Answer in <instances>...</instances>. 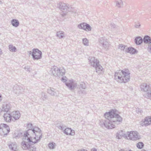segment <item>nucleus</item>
Instances as JSON below:
<instances>
[{"instance_id":"obj_1","label":"nucleus","mask_w":151,"mask_h":151,"mask_svg":"<svg viewBox=\"0 0 151 151\" xmlns=\"http://www.w3.org/2000/svg\"><path fill=\"white\" fill-rule=\"evenodd\" d=\"M118 111L113 110L109 112L105 113L104 116L105 119L100 120V124L104 126L108 129L114 128L116 124H118L122 120V118L118 114Z\"/></svg>"},{"instance_id":"obj_2","label":"nucleus","mask_w":151,"mask_h":151,"mask_svg":"<svg viewBox=\"0 0 151 151\" xmlns=\"http://www.w3.org/2000/svg\"><path fill=\"white\" fill-rule=\"evenodd\" d=\"M130 73L128 69L118 70L115 72V79L119 83H126L130 80Z\"/></svg>"},{"instance_id":"obj_3","label":"nucleus","mask_w":151,"mask_h":151,"mask_svg":"<svg viewBox=\"0 0 151 151\" xmlns=\"http://www.w3.org/2000/svg\"><path fill=\"white\" fill-rule=\"evenodd\" d=\"M35 142L37 143L42 138V133L41 129L37 127L29 129L25 132Z\"/></svg>"},{"instance_id":"obj_4","label":"nucleus","mask_w":151,"mask_h":151,"mask_svg":"<svg viewBox=\"0 0 151 151\" xmlns=\"http://www.w3.org/2000/svg\"><path fill=\"white\" fill-rule=\"evenodd\" d=\"M22 141L21 143V145L22 148L23 150H27L28 149V148L31 145H33L35 143V141L34 142L33 140L25 133L24 134V135L22 138Z\"/></svg>"},{"instance_id":"obj_5","label":"nucleus","mask_w":151,"mask_h":151,"mask_svg":"<svg viewBox=\"0 0 151 151\" xmlns=\"http://www.w3.org/2000/svg\"><path fill=\"white\" fill-rule=\"evenodd\" d=\"M66 79L67 78L65 76H63L61 80L63 82L67 81L65 83V84L70 90H73L76 87L77 83L73 79L67 81Z\"/></svg>"},{"instance_id":"obj_6","label":"nucleus","mask_w":151,"mask_h":151,"mask_svg":"<svg viewBox=\"0 0 151 151\" xmlns=\"http://www.w3.org/2000/svg\"><path fill=\"white\" fill-rule=\"evenodd\" d=\"M53 75L55 76L59 77L62 76L65 73V70L63 68H59L57 66H54L50 70Z\"/></svg>"},{"instance_id":"obj_7","label":"nucleus","mask_w":151,"mask_h":151,"mask_svg":"<svg viewBox=\"0 0 151 151\" xmlns=\"http://www.w3.org/2000/svg\"><path fill=\"white\" fill-rule=\"evenodd\" d=\"M90 65L96 68V72L98 71H101L103 69L102 67L99 63V61L94 57H91L89 59Z\"/></svg>"},{"instance_id":"obj_8","label":"nucleus","mask_w":151,"mask_h":151,"mask_svg":"<svg viewBox=\"0 0 151 151\" xmlns=\"http://www.w3.org/2000/svg\"><path fill=\"white\" fill-rule=\"evenodd\" d=\"M127 136L130 140H136L141 138L140 136L137 131L128 132Z\"/></svg>"},{"instance_id":"obj_9","label":"nucleus","mask_w":151,"mask_h":151,"mask_svg":"<svg viewBox=\"0 0 151 151\" xmlns=\"http://www.w3.org/2000/svg\"><path fill=\"white\" fill-rule=\"evenodd\" d=\"M57 7L59 8L61 10V12H60V14L62 16L64 17L67 13V9L68 8L65 4L60 2L58 4Z\"/></svg>"},{"instance_id":"obj_10","label":"nucleus","mask_w":151,"mask_h":151,"mask_svg":"<svg viewBox=\"0 0 151 151\" xmlns=\"http://www.w3.org/2000/svg\"><path fill=\"white\" fill-rule=\"evenodd\" d=\"M10 131L9 126L4 124H0V134L1 135H6Z\"/></svg>"},{"instance_id":"obj_11","label":"nucleus","mask_w":151,"mask_h":151,"mask_svg":"<svg viewBox=\"0 0 151 151\" xmlns=\"http://www.w3.org/2000/svg\"><path fill=\"white\" fill-rule=\"evenodd\" d=\"M42 52L38 49L32 50V57L34 60H38L42 58Z\"/></svg>"},{"instance_id":"obj_12","label":"nucleus","mask_w":151,"mask_h":151,"mask_svg":"<svg viewBox=\"0 0 151 151\" xmlns=\"http://www.w3.org/2000/svg\"><path fill=\"white\" fill-rule=\"evenodd\" d=\"M143 41L145 44H148L147 50L148 52L151 53V38L148 35L145 36L143 39Z\"/></svg>"},{"instance_id":"obj_13","label":"nucleus","mask_w":151,"mask_h":151,"mask_svg":"<svg viewBox=\"0 0 151 151\" xmlns=\"http://www.w3.org/2000/svg\"><path fill=\"white\" fill-rule=\"evenodd\" d=\"M78 28L84 30L86 31H90L91 30V27L86 23H83L78 24Z\"/></svg>"},{"instance_id":"obj_14","label":"nucleus","mask_w":151,"mask_h":151,"mask_svg":"<svg viewBox=\"0 0 151 151\" xmlns=\"http://www.w3.org/2000/svg\"><path fill=\"white\" fill-rule=\"evenodd\" d=\"M116 138L118 139H120L122 138V137L125 139L127 138V133H125L124 131H123L122 130H121L118 131L116 134Z\"/></svg>"},{"instance_id":"obj_15","label":"nucleus","mask_w":151,"mask_h":151,"mask_svg":"<svg viewBox=\"0 0 151 151\" xmlns=\"http://www.w3.org/2000/svg\"><path fill=\"white\" fill-rule=\"evenodd\" d=\"M80 90L78 91L79 94L80 95L86 94V93L84 89L86 88L85 83L83 82H81L80 84Z\"/></svg>"},{"instance_id":"obj_16","label":"nucleus","mask_w":151,"mask_h":151,"mask_svg":"<svg viewBox=\"0 0 151 151\" xmlns=\"http://www.w3.org/2000/svg\"><path fill=\"white\" fill-rule=\"evenodd\" d=\"M99 42L100 45L105 49L108 48L109 46V44L106 40L104 38L102 37L99 39Z\"/></svg>"},{"instance_id":"obj_17","label":"nucleus","mask_w":151,"mask_h":151,"mask_svg":"<svg viewBox=\"0 0 151 151\" xmlns=\"http://www.w3.org/2000/svg\"><path fill=\"white\" fill-rule=\"evenodd\" d=\"M2 111L6 112H8V111L11 109V104L8 102H3L2 106Z\"/></svg>"},{"instance_id":"obj_18","label":"nucleus","mask_w":151,"mask_h":151,"mask_svg":"<svg viewBox=\"0 0 151 151\" xmlns=\"http://www.w3.org/2000/svg\"><path fill=\"white\" fill-rule=\"evenodd\" d=\"M140 88L142 91L146 92L145 94H146L149 91H151L149 86L146 83H142L140 86Z\"/></svg>"},{"instance_id":"obj_19","label":"nucleus","mask_w":151,"mask_h":151,"mask_svg":"<svg viewBox=\"0 0 151 151\" xmlns=\"http://www.w3.org/2000/svg\"><path fill=\"white\" fill-rule=\"evenodd\" d=\"M3 116L4 118V120L7 122H10L12 118L11 114L8 113V112L4 113Z\"/></svg>"},{"instance_id":"obj_20","label":"nucleus","mask_w":151,"mask_h":151,"mask_svg":"<svg viewBox=\"0 0 151 151\" xmlns=\"http://www.w3.org/2000/svg\"><path fill=\"white\" fill-rule=\"evenodd\" d=\"M11 114L12 118L15 120L19 119L21 116V114L18 111H13L11 113Z\"/></svg>"},{"instance_id":"obj_21","label":"nucleus","mask_w":151,"mask_h":151,"mask_svg":"<svg viewBox=\"0 0 151 151\" xmlns=\"http://www.w3.org/2000/svg\"><path fill=\"white\" fill-rule=\"evenodd\" d=\"M56 91V90L53 88H49L47 89V92L51 96H56L57 95V93Z\"/></svg>"},{"instance_id":"obj_22","label":"nucleus","mask_w":151,"mask_h":151,"mask_svg":"<svg viewBox=\"0 0 151 151\" xmlns=\"http://www.w3.org/2000/svg\"><path fill=\"white\" fill-rule=\"evenodd\" d=\"M144 124L146 126L151 124V117L150 116L145 117L143 122Z\"/></svg>"},{"instance_id":"obj_23","label":"nucleus","mask_w":151,"mask_h":151,"mask_svg":"<svg viewBox=\"0 0 151 151\" xmlns=\"http://www.w3.org/2000/svg\"><path fill=\"white\" fill-rule=\"evenodd\" d=\"M22 88L21 87L16 86L14 88V92L16 94H19L21 93Z\"/></svg>"},{"instance_id":"obj_24","label":"nucleus","mask_w":151,"mask_h":151,"mask_svg":"<svg viewBox=\"0 0 151 151\" xmlns=\"http://www.w3.org/2000/svg\"><path fill=\"white\" fill-rule=\"evenodd\" d=\"M126 51L128 53L132 54H134L136 53H137V50L134 48L133 47H128L126 49Z\"/></svg>"},{"instance_id":"obj_25","label":"nucleus","mask_w":151,"mask_h":151,"mask_svg":"<svg viewBox=\"0 0 151 151\" xmlns=\"http://www.w3.org/2000/svg\"><path fill=\"white\" fill-rule=\"evenodd\" d=\"M17 145L15 142H12L9 145V147L11 150L16 151L17 150Z\"/></svg>"},{"instance_id":"obj_26","label":"nucleus","mask_w":151,"mask_h":151,"mask_svg":"<svg viewBox=\"0 0 151 151\" xmlns=\"http://www.w3.org/2000/svg\"><path fill=\"white\" fill-rule=\"evenodd\" d=\"M11 23L13 26L16 27H18L19 25V22L16 19H12L11 21Z\"/></svg>"},{"instance_id":"obj_27","label":"nucleus","mask_w":151,"mask_h":151,"mask_svg":"<svg viewBox=\"0 0 151 151\" xmlns=\"http://www.w3.org/2000/svg\"><path fill=\"white\" fill-rule=\"evenodd\" d=\"M65 33L62 31L58 32L56 33V36L59 39H61L65 37Z\"/></svg>"},{"instance_id":"obj_28","label":"nucleus","mask_w":151,"mask_h":151,"mask_svg":"<svg viewBox=\"0 0 151 151\" xmlns=\"http://www.w3.org/2000/svg\"><path fill=\"white\" fill-rule=\"evenodd\" d=\"M135 42L137 45L141 44L143 42V40L140 37H138L135 39Z\"/></svg>"},{"instance_id":"obj_29","label":"nucleus","mask_w":151,"mask_h":151,"mask_svg":"<svg viewBox=\"0 0 151 151\" xmlns=\"http://www.w3.org/2000/svg\"><path fill=\"white\" fill-rule=\"evenodd\" d=\"M115 1L118 7H121L123 6V2L121 0H115Z\"/></svg>"},{"instance_id":"obj_30","label":"nucleus","mask_w":151,"mask_h":151,"mask_svg":"<svg viewBox=\"0 0 151 151\" xmlns=\"http://www.w3.org/2000/svg\"><path fill=\"white\" fill-rule=\"evenodd\" d=\"M71 132V129L70 128H66L65 129L63 132L64 133L67 135H70Z\"/></svg>"},{"instance_id":"obj_31","label":"nucleus","mask_w":151,"mask_h":151,"mask_svg":"<svg viewBox=\"0 0 151 151\" xmlns=\"http://www.w3.org/2000/svg\"><path fill=\"white\" fill-rule=\"evenodd\" d=\"M9 50L12 52H15L16 49L15 46H13L12 45H9Z\"/></svg>"},{"instance_id":"obj_32","label":"nucleus","mask_w":151,"mask_h":151,"mask_svg":"<svg viewBox=\"0 0 151 151\" xmlns=\"http://www.w3.org/2000/svg\"><path fill=\"white\" fill-rule=\"evenodd\" d=\"M57 127L59 129L61 130H63V131H64V130H65V126L64 125L62 124H57Z\"/></svg>"},{"instance_id":"obj_33","label":"nucleus","mask_w":151,"mask_h":151,"mask_svg":"<svg viewBox=\"0 0 151 151\" xmlns=\"http://www.w3.org/2000/svg\"><path fill=\"white\" fill-rule=\"evenodd\" d=\"M83 43L85 46H88L89 45V42L87 39L84 38L82 39Z\"/></svg>"},{"instance_id":"obj_34","label":"nucleus","mask_w":151,"mask_h":151,"mask_svg":"<svg viewBox=\"0 0 151 151\" xmlns=\"http://www.w3.org/2000/svg\"><path fill=\"white\" fill-rule=\"evenodd\" d=\"M144 96L147 98H151V91H149L146 94H144Z\"/></svg>"},{"instance_id":"obj_35","label":"nucleus","mask_w":151,"mask_h":151,"mask_svg":"<svg viewBox=\"0 0 151 151\" xmlns=\"http://www.w3.org/2000/svg\"><path fill=\"white\" fill-rule=\"evenodd\" d=\"M144 146V144L142 142H139L137 144V147L139 149L142 148Z\"/></svg>"},{"instance_id":"obj_36","label":"nucleus","mask_w":151,"mask_h":151,"mask_svg":"<svg viewBox=\"0 0 151 151\" xmlns=\"http://www.w3.org/2000/svg\"><path fill=\"white\" fill-rule=\"evenodd\" d=\"M28 151H35L36 150V148L35 147L32 146V145H31L28 148Z\"/></svg>"},{"instance_id":"obj_37","label":"nucleus","mask_w":151,"mask_h":151,"mask_svg":"<svg viewBox=\"0 0 151 151\" xmlns=\"http://www.w3.org/2000/svg\"><path fill=\"white\" fill-rule=\"evenodd\" d=\"M41 94V99L43 101L45 100L47 98V95L43 92H42Z\"/></svg>"},{"instance_id":"obj_38","label":"nucleus","mask_w":151,"mask_h":151,"mask_svg":"<svg viewBox=\"0 0 151 151\" xmlns=\"http://www.w3.org/2000/svg\"><path fill=\"white\" fill-rule=\"evenodd\" d=\"M23 68L27 71L29 72H30V67L29 66L27 65L25 66Z\"/></svg>"},{"instance_id":"obj_39","label":"nucleus","mask_w":151,"mask_h":151,"mask_svg":"<svg viewBox=\"0 0 151 151\" xmlns=\"http://www.w3.org/2000/svg\"><path fill=\"white\" fill-rule=\"evenodd\" d=\"M126 46L122 44H119V45L118 48L121 50H123L125 48Z\"/></svg>"},{"instance_id":"obj_40","label":"nucleus","mask_w":151,"mask_h":151,"mask_svg":"<svg viewBox=\"0 0 151 151\" xmlns=\"http://www.w3.org/2000/svg\"><path fill=\"white\" fill-rule=\"evenodd\" d=\"M50 149H53L54 148V145L53 143H50L48 145Z\"/></svg>"},{"instance_id":"obj_41","label":"nucleus","mask_w":151,"mask_h":151,"mask_svg":"<svg viewBox=\"0 0 151 151\" xmlns=\"http://www.w3.org/2000/svg\"><path fill=\"white\" fill-rule=\"evenodd\" d=\"M135 111L136 112L138 113H141L142 112V110L141 109H140L139 108H137L135 110Z\"/></svg>"},{"instance_id":"obj_42","label":"nucleus","mask_w":151,"mask_h":151,"mask_svg":"<svg viewBox=\"0 0 151 151\" xmlns=\"http://www.w3.org/2000/svg\"><path fill=\"white\" fill-rule=\"evenodd\" d=\"M140 26V24L139 23H137L135 24V27L136 28H139Z\"/></svg>"},{"instance_id":"obj_43","label":"nucleus","mask_w":151,"mask_h":151,"mask_svg":"<svg viewBox=\"0 0 151 151\" xmlns=\"http://www.w3.org/2000/svg\"><path fill=\"white\" fill-rule=\"evenodd\" d=\"M110 26L112 28H115L116 27V25L114 23H111L110 24Z\"/></svg>"},{"instance_id":"obj_44","label":"nucleus","mask_w":151,"mask_h":151,"mask_svg":"<svg viewBox=\"0 0 151 151\" xmlns=\"http://www.w3.org/2000/svg\"><path fill=\"white\" fill-rule=\"evenodd\" d=\"M32 124H29L27 125V127L28 128H29V129H31L32 128Z\"/></svg>"},{"instance_id":"obj_45","label":"nucleus","mask_w":151,"mask_h":151,"mask_svg":"<svg viewBox=\"0 0 151 151\" xmlns=\"http://www.w3.org/2000/svg\"><path fill=\"white\" fill-rule=\"evenodd\" d=\"M75 134V132L74 130H72L71 129V132L70 134V135H73Z\"/></svg>"},{"instance_id":"obj_46","label":"nucleus","mask_w":151,"mask_h":151,"mask_svg":"<svg viewBox=\"0 0 151 151\" xmlns=\"http://www.w3.org/2000/svg\"><path fill=\"white\" fill-rule=\"evenodd\" d=\"M91 151H97V150L96 149H95V148H92L91 150Z\"/></svg>"},{"instance_id":"obj_47","label":"nucleus","mask_w":151,"mask_h":151,"mask_svg":"<svg viewBox=\"0 0 151 151\" xmlns=\"http://www.w3.org/2000/svg\"><path fill=\"white\" fill-rule=\"evenodd\" d=\"M78 151H88L85 149H82L81 150H78Z\"/></svg>"},{"instance_id":"obj_48","label":"nucleus","mask_w":151,"mask_h":151,"mask_svg":"<svg viewBox=\"0 0 151 151\" xmlns=\"http://www.w3.org/2000/svg\"><path fill=\"white\" fill-rule=\"evenodd\" d=\"M2 97L1 95L0 94V102L1 101Z\"/></svg>"},{"instance_id":"obj_49","label":"nucleus","mask_w":151,"mask_h":151,"mask_svg":"<svg viewBox=\"0 0 151 151\" xmlns=\"http://www.w3.org/2000/svg\"><path fill=\"white\" fill-rule=\"evenodd\" d=\"M32 51H30L29 52V54L31 55L32 56Z\"/></svg>"},{"instance_id":"obj_50","label":"nucleus","mask_w":151,"mask_h":151,"mask_svg":"<svg viewBox=\"0 0 151 151\" xmlns=\"http://www.w3.org/2000/svg\"><path fill=\"white\" fill-rule=\"evenodd\" d=\"M2 53V51L1 50V49H0V54H1Z\"/></svg>"},{"instance_id":"obj_51","label":"nucleus","mask_w":151,"mask_h":151,"mask_svg":"<svg viewBox=\"0 0 151 151\" xmlns=\"http://www.w3.org/2000/svg\"><path fill=\"white\" fill-rule=\"evenodd\" d=\"M2 4V2L1 1H0V4Z\"/></svg>"},{"instance_id":"obj_52","label":"nucleus","mask_w":151,"mask_h":151,"mask_svg":"<svg viewBox=\"0 0 151 151\" xmlns=\"http://www.w3.org/2000/svg\"><path fill=\"white\" fill-rule=\"evenodd\" d=\"M141 151H146L145 150H144V149H143Z\"/></svg>"},{"instance_id":"obj_53","label":"nucleus","mask_w":151,"mask_h":151,"mask_svg":"<svg viewBox=\"0 0 151 151\" xmlns=\"http://www.w3.org/2000/svg\"><path fill=\"white\" fill-rule=\"evenodd\" d=\"M98 71H97V73H99V72H98Z\"/></svg>"},{"instance_id":"obj_54","label":"nucleus","mask_w":151,"mask_h":151,"mask_svg":"<svg viewBox=\"0 0 151 151\" xmlns=\"http://www.w3.org/2000/svg\"><path fill=\"white\" fill-rule=\"evenodd\" d=\"M131 151H132L131 150Z\"/></svg>"}]
</instances>
